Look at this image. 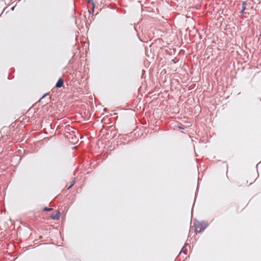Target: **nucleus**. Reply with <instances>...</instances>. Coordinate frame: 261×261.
Masks as SVG:
<instances>
[{"mask_svg": "<svg viewBox=\"0 0 261 261\" xmlns=\"http://www.w3.org/2000/svg\"><path fill=\"white\" fill-rule=\"evenodd\" d=\"M188 245L187 244H185V246H184V247L182 248L180 253H182V252H184V251H185V248H186V247Z\"/></svg>", "mask_w": 261, "mask_h": 261, "instance_id": "obj_5", "label": "nucleus"}, {"mask_svg": "<svg viewBox=\"0 0 261 261\" xmlns=\"http://www.w3.org/2000/svg\"><path fill=\"white\" fill-rule=\"evenodd\" d=\"M198 227H198V225H197V226H196V230H197V231H198ZM204 228H200V230H198V231H199V232H201L202 231H203V230H204Z\"/></svg>", "mask_w": 261, "mask_h": 261, "instance_id": "obj_3", "label": "nucleus"}, {"mask_svg": "<svg viewBox=\"0 0 261 261\" xmlns=\"http://www.w3.org/2000/svg\"><path fill=\"white\" fill-rule=\"evenodd\" d=\"M245 3L243 4V9H242V12H243L244 11L245 9Z\"/></svg>", "mask_w": 261, "mask_h": 261, "instance_id": "obj_7", "label": "nucleus"}, {"mask_svg": "<svg viewBox=\"0 0 261 261\" xmlns=\"http://www.w3.org/2000/svg\"><path fill=\"white\" fill-rule=\"evenodd\" d=\"M92 0H88V2L92 1Z\"/></svg>", "mask_w": 261, "mask_h": 261, "instance_id": "obj_8", "label": "nucleus"}, {"mask_svg": "<svg viewBox=\"0 0 261 261\" xmlns=\"http://www.w3.org/2000/svg\"><path fill=\"white\" fill-rule=\"evenodd\" d=\"M63 80L61 78L59 79L57 83H56V87L57 88H60L63 86Z\"/></svg>", "mask_w": 261, "mask_h": 261, "instance_id": "obj_1", "label": "nucleus"}, {"mask_svg": "<svg viewBox=\"0 0 261 261\" xmlns=\"http://www.w3.org/2000/svg\"><path fill=\"white\" fill-rule=\"evenodd\" d=\"M44 210L45 211H51L53 210V208H52L45 207L44 208Z\"/></svg>", "mask_w": 261, "mask_h": 261, "instance_id": "obj_4", "label": "nucleus"}, {"mask_svg": "<svg viewBox=\"0 0 261 261\" xmlns=\"http://www.w3.org/2000/svg\"><path fill=\"white\" fill-rule=\"evenodd\" d=\"M51 218L55 220L59 219V218H60L59 212L58 211H56L54 214L51 215Z\"/></svg>", "mask_w": 261, "mask_h": 261, "instance_id": "obj_2", "label": "nucleus"}, {"mask_svg": "<svg viewBox=\"0 0 261 261\" xmlns=\"http://www.w3.org/2000/svg\"><path fill=\"white\" fill-rule=\"evenodd\" d=\"M74 184V181L73 182V183L70 186H69L68 187L67 189H69L70 188H71L73 186Z\"/></svg>", "mask_w": 261, "mask_h": 261, "instance_id": "obj_6", "label": "nucleus"}]
</instances>
